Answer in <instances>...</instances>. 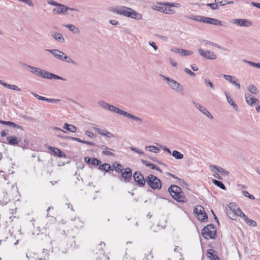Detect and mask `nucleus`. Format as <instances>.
<instances>
[{
	"label": "nucleus",
	"mask_w": 260,
	"mask_h": 260,
	"mask_svg": "<svg viewBox=\"0 0 260 260\" xmlns=\"http://www.w3.org/2000/svg\"><path fill=\"white\" fill-rule=\"evenodd\" d=\"M172 155L177 159H181L183 158V155L177 150L173 151Z\"/></svg>",
	"instance_id": "nucleus-35"
},
{
	"label": "nucleus",
	"mask_w": 260,
	"mask_h": 260,
	"mask_svg": "<svg viewBox=\"0 0 260 260\" xmlns=\"http://www.w3.org/2000/svg\"><path fill=\"white\" fill-rule=\"evenodd\" d=\"M133 177L137 185L140 187L143 186L146 182V178L145 179L144 176L139 171L135 172L133 174Z\"/></svg>",
	"instance_id": "nucleus-10"
},
{
	"label": "nucleus",
	"mask_w": 260,
	"mask_h": 260,
	"mask_svg": "<svg viewBox=\"0 0 260 260\" xmlns=\"http://www.w3.org/2000/svg\"><path fill=\"white\" fill-rule=\"evenodd\" d=\"M160 76L167 81L171 89L180 93L183 92V86L179 82L164 75H161Z\"/></svg>",
	"instance_id": "nucleus-4"
},
{
	"label": "nucleus",
	"mask_w": 260,
	"mask_h": 260,
	"mask_svg": "<svg viewBox=\"0 0 260 260\" xmlns=\"http://www.w3.org/2000/svg\"><path fill=\"white\" fill-rule=\"evenodd\" d=\"M0 84H2V85H3L4 87H5L7 88H9V89H13L14 90H17V91L21 90L17 86L15 85L9 84L7 83L3 82L1 80H0Z\"/></svg>",
	"instance_id": "nucleus-24"
},
{
	"label": "nucleus",
	"mask_w": 260,
	"mask_h": 260,
	"mask_svg": "<svg viewBox=\"0 0 260 260\" xmlns=\"http://www.w3.org/2000/svg\"><path fill=\"white\" fill-rule=\"evenodd\" d=\"M46 101L47 102L57 103L60 101V100L58 99H49L46 98Z\"/></svg>",
	"instance_id": "nucleus-51"
},
{
	"label": "nucleus",
	"mask_w": 260,
	"mask_h": 260,
	"mask_svg": "<svg viewBox=\"0 0 260 260\" xmlns=\"http://www.w3.org/2000/svg\"><path fill=\"white\" fill-rule=\"evenodd\" d=\"M40 77L47 79H55L60 80L62 81H66V79L65 78H63L60 76L50 73L49 72H47L45 70H42V73L41 74Z\"/></svg>",
	"instance_id": "nucleus-9"
},
{
	"label": "nucleus",
	"mask_w": 260,
	"mask_h": 260,
	"mask_svg": "<svg viewBox=\"0 0 260 260\" xmlns=\"http://www.w3.org/2000/svg\"><path fill=\"white\" fill-rule=\"evenodd\" d=\"M147 167H150L152 169H156V166L153 164L150 163L148 162V164H147Z\"/></svg>",
	"instance_id": "nucleus-64"
},
{
	"label": "nucleus",
	"mask_w": 260,
	"mask_h": 260,
	"mask_svg": "<svg viewBox=\"0 0 260 260\" xmlns=\"http://www.w3.org/2000/svg\"><path fill=\"white\" fill-rule=\"evenodd\" d=\"M61 56L62 59H61V60L66 61L68 63L76 64V62H75V61L73 60L70 56H67L63 52H62Z\"/></svg>",
	"instance_id": "nucleus-27"
},
{
	"label": "nucleus",
	"mask_w": 260,
	"mask_h": 260,
	"mask_svg": "<svg viewBox=\"0 0 260 260\" xmlns=\"http://www.w3.org/2000/svg\"><path fill=\"white\" fill-rule=\"evenodd\" d=\"M7 139L9 142V144L11 145H17L20 142V140L15 136L8 137Z\"/></svg>",
	"instance_id": "nucleus-22"
},
{
	"label": "nucleus",
	"mask_w": 260,
	"mask_h": 260,
	"mask_svg": "<svg viewBox=\"0 0 260 260\" xmlns=\"http://www.w3.org/2000/svg\"><path fill=\"white\" fill-rule=\"evenodd\" d=\"M242 212H243L242 211L237 207L236 211L235 212V214L237 215V217L238 216H239V215H241V214L242 213Z\"/></svg>",
	"instance_id": "nucleus-61"
},
{
	"label": "nucleus",
	"mask_w": 260,
	"mask_h": 260,
	"mask_svg": "<svg viewBox=\"0 0 260 260\" xmlns=\"http://www.w3.org/2000/svg\"><path fill=\"white\" fill-rule=\"evenodd\" d=\"M85 134L86 136H87L89 138H92L94 136L93 134L89 131H86L85 132Z\"/></svg>",
	"instance_id": "nucleus-62"
},
{
	"label": "nucleus",
	"mask_w": 260,
	"mask_h": 260,
	"mask_svg": "<svg viewBox=\"0 0 260 260\" xmlns=\"http://www.w3.org/2000/svg\"><path fill=\"white\" fill-rule=\"evenodd\" d=\"M0 123L5 125H7L9 126L13 127L17 129H20L22 131H24L23 128L20 125L17 124L11 121H3L0 120Z\"/></svg>",
	"instance_id": "nucleus-20"
},
{
	"label": "nucleus",
	"mask_w": 260,
	"mask_h": 260,
	"mask_svg": "<svg viewBox=\"0 0 260 260\" xmlns=\"http://www.w3.org/2000/svg\"><path fill=\"white\" fill-rule=\"evenodd\" d=\"M32 94L35 96L36 97V98H37L38 100H41V101H46V98L44 97V96H40L37 94H36V93H32Z\"/></svg>",
	"instance_id": "nucleus-50"
},
{
	"label": "nucleus",
	"mask_w": 260,
	"mask_h": 260,
	"mask_svg": "<svg viewBox=\"0 0 260 260\" xmlns=\"http://www.w3.org/2000/svg\"><path fill=\"white\" fill-rule=\"evenodd\" d=\"M223 78L227 81H229L230 82L232 83L233 84V82L234 81H235L237 80L236 78L235 77H233L231 75H223Z\"/></svg>",
	"instance_id": "nucleus-42"
},
{
	"label": "nucleus",
	"mask_w": 260,
	"mask_h": 260,
	"mask_svg": "<svg viewBox=\"0 0 260 260\" xmlns=\"http://www.w3.org/2000/svg\"><path fill=\"white\" fill-rule=\"evenodd\" d=\"M198 52L203 57L208 59H216L217 55L213 52L210 50L204 51L202 49H198Z\"/></svg>",
	"instance_id": "nucleus-11"
},
{
	"label": "nucleus",
	"mask_w": 260,
	"mask_h": 260,
	"mask_svg": "<svg viewBox=\"0 0 260 260\" xmlns=\"http://www.w3.org/2000/svg\"><path fill=\"white\" fill-rule=\"evenodd\" d=\"M215 2L217 3V4H219L221 6H223L227 4L226 1L225 0H215Z\"/></svg>",
	"instance_id": "nucleus-54"
},
{
	"label": "nucleus",
	"mask_w": 260,
	"mask_h": 260,
	"mask_svg": "<svg viewBox=\"0 0 260 260\" xmlns=\"http://www.w3.org/2000/svg\"><path fill=\"white\" fill-rule=\"evenodd\" d=\"M179 54H180L183 56H185L192 54L193 52L188 50L180 49V52Z\"/></svg>",
	"instance_id": "nucleus-39"
},
{
	"label": "nucleus",
	"mask_w": 260,
	"mask_h": 260,
	"mask_svg": "<svg viewBox=\"0 0 260 260\" xmlns=\"http://www.w3.org/2000/svg\"><path fill=\"white\" fill-rule=\"evenodd\" d=\"M149 44L152 46L155 50H157L158 47L154 42L149 41Z\"/></svg>",
	"instance_id": "nucleus-59"
},
{
	"label": "nucleus",
	"mask_w": 260,
	"mask_h": 260,
	"mask_svg": "<svg viewBox=\"0 0 260 260\" xmlns=\"http://www.w3.org/2000/svg\"><path fill=\"white\" fill-rule=\"evenodd\" d=\"M167 175L172 177V178L178 179L179 181L182 182V183H184V181L183 180H181V179L178 178L177 177L175 176V175H174V174H172L169 172H167Z\"/></svg>",
	"instance_id": "nucleus-56"
},
{
	"label": "nucleus",
	"mask_w": 260,
	"mask_h": 260,
	"mask_svg": "<svg viewBox=\"0 0 260 260\" xmlns=\"http://www.w3.org/2000/svg\"><path fill=\"white\" fill-rule=\"evenodd\" d=\"M245 100L246 103L250 105H252L253 104L259 103V101L254 98L251 94L247 93L245 94Z\"/></svg>",
	"instance_id": "nucleus-17"
},
{
	"label": "nucleus",
	"mask_w": 260,
	"mask_h": 260,
	"mask_svg": "<svg viewBox=\"0 0 260 260\" xmlns=\"http://www.w3.org/2000/svg\"><path fill=\"white\" fill-rule=\"evenodd\" d=\"M105 136H106L107 138H115L116 137L114 134H112L110 132H107Z\"/></svg>",
	"instance_id": "nucleus-60"
},
{
	"label": "nucleus",
	"mask_w": 260,
	"mask_h": 260,
	"mask_svg": "<svg viewBox=\"0 0 260 260\" xmlns=\"http://www.w3.org/2000/svg\"><path fill=\"white\" fill-rule=\"evenodd\" d=\"M69 8L68 7L62 4H59L56 8L53 9V12L56 14H66Z\"/></svg>",
	"instance_id": "nucleus-15"
},
{
	"label": "nucleus",
	"mask_w": 260,
	"mask_h": 260,
	"mask_svg": "<svg viewBox=\"0 0 260 260\" xmlns=\"http://www.w3.org/2000/svg\"><path fill=\"white\" fill-rule=\"evenodd\" d=\"M192 103L195 106V107L201 112L209 117L210 119H213V117L205 107H203L199 103L195 102L194 101H192Z\"/></svg>",
	"instance_id": "nucleus-14"
},
{
	"label": "nucleus",
	"mask_w": 260,
	"mask_h": 260,
	"mask_svg": "<svg viewBox=\"0 0 260 260\" xmlns=\"http://www.w3.org/2000/svg\"><path fill=\"white\" fill-rule=\"evenodd\" d=\"M248 90L252 93L256 94L258 93V90L256 88V87L253 85H250L248 87Z\"/></svg>",
	"instance_id": "nucleus-41"
},
{
	"label": "nucleus",
	"mask_w": 260,
	"mask_h": 260,
	"mask_svg": "<svg viewBox=\"0 0 260 260\" xmlns=\"http://www.w3.org/2000/svg\"><path fill=\"white\" fill-rule=\"evenodd\" d=\"M212 182L214 184H215L217 186L220 187L221 189H222L223 190L226 189L225 186L223 184V183L222 182L217 180H215V179H213Z\"/></svg>",
	"instance_id": "nucleus-34"
},
{
	"label": "nucleus",
	"mask_w": 260,
	"mask_h": 260,
	"mask_svg": "<svg viewBox=\"0 0 260 260\" xmlns=\"http://www.w3.org/2000/svg\"><path fill=\"white\" fill-rule=\"evenodd\" d=\"M57 136L58 137H60V138H63V139L73 140L76 141L77 142H80L82 143H83V142H84V140H82L78 138L72 137H70V136H62L60 135H57Z\"/></svg>",
	"instance_id": "nucleus-32"
},
{
	"label": "nucleus",
	"mask_w": 260,
	"mask_h": 260,
	"mask_svg": "<svg viewBox=\"0 0 260 260\" xmlns=\"http://www.w3.org/2000/svg\"><path fill=\"white\" fill-rule=\"evenodd\" d=\"M20 63L21 64V66L23 67V68H25L26 69H27L28 71L29 70V69L31 68V66H29V65H28L24 62H20Z\"/></svg>",
	"instance_id": "nucleus-63"
},
{
	"label": "nucleus",
	"mask_w": 260,
	"mask_h": 260,
	"mask_svg": "<svg viewBox=\"0 0 260 260\" xmlns=\"http://www.w3.org/2000/svg\"><path fill=\"white\" fill-rule=\"evenodd\" d=\"M232 21L233 24L240 26L249 27L252 25L250 21L245 19H234Z\"/></svg>",
	"instance_id": "nucleus-13"
},
{
	"label": "nucleus",
	"mask_w": 260,
	"mask_h": 260,
	"mask_svg": "<svg viewBox=\"0 0 260 260\" xmlns=\"http://www.w3.org/2000/svg\"><path fill=\"white\" fill-rule=\"evenodd\" d=\"M113 166L115 171L118 173H121L123 170L122 165L120 164L115 162Z\"/></svg>",
	"instance_id": "nucleus-37"
},
{
	"label": "nucleus",
	"mask_w": 260,
	"mask_h": 260,
	"mask_svg": "<svg viewBox=\"0 0 260 260\" xmlns=\"http://www.w3.org/2000/svg\"><path fill=\"white\" fill-rule=\"evenodd\" d=\"M49 149H50L56 156H58L60 157H66V156L64 153L59 149L53 147H49Z\"/></svg>",
	"instance_id": "nucleus-21"
},
{
	"label": "nucleus",
	"mask_w": 260,
	"mask_h": 260,
	"mask_svg": "<svg viewBox=\"0 0 260 260\" xmlns=\"http://www.w3.org/2000/svg\"><path fill=\"white\" fill-rule=\"evenodd\" d=\"M168 191L172 198L178 202L184 203L187 202L184 193L182 189L178 186L176 185H171L168 188Z\"/></svg>",
	"instance_id": "nucleus-1"
},
{
	"label": "nucleus",
	"mask_w": 260,
	"mask_h": 260,
	"mask_svg": "<svg viewBox=\"0 0 260 260\" xmlns=\"http://www.w3.org/2000/svg\"><path fill=\"white\" fill-rule=\"evenodd\" d=\"M184 71L191 76L194 77L196 76V74L188 68H185Z\"/></svg>",
	"instance_id": "nucleus-55"
},
{
	"label": "nucleus",
	"mask_w": 260,
	"mask_h": 260,
	"mask_svg": "<svg viewBox=\"0 0 260 260\" xmlns=\"http://www.w3.org/2000/svg\"><path fill=\"white\" fill-rule=\"evenodd\" d=\"M225 94L228 102L233 107L234 109H235L236 111H238V108L235 102L231 98L229 94L225 93Z\"/></svg>",
	"instance_id": "nucleus-33"
},
{
	"label": "nucleus",
	"mask_w": 260,
	"mask_h": 260,
	"mask_svg": "<svg viewBox=\"0 0 260 260\" xmlns=\"http://www.w3.org/2000/svg\"><path fill=\"white\" fill-rule=\"evenodd\" d=\"M146 182L153 189H159L161 187V182L160 179L152 174L148 176Z\"/></svg>",
	"instance_id": "nucleus-5"
},
{
	"label": "nucleus",
	"mask_w": 260,
	"mask_h": 260,
	"mask_svg": "<svg viewBox=\"0 0 260 260\" xmlns=\"http://www.w3.org/2000/svg\"><path fill=\"white\" fill-rule=\"evenodd\" d=\"M212 24L218 26H223L224 27L226 26V23H223L221 21L214 18H213Z\"/></svg>",
	"instance_id": "nucleus-38"
},
{
	"label": "nucleus",
	"mask_w": 260,
	"mask_h": 260,
	"mask_svg": "<svg viewBox=\"0 0 260 260\" xmlns=\"http://www.w3.org/2000/svg\"><path fill=\"white\" fill-rule=\"evenodd\" d=\"M62 26L69 28L70 30L74 34H77L79 32V29L73 24H64L62 25Z\"/></svg>",
	"instance_id": "nucleus-31"
},
{
	"label": "nucleus",
	"mask_w": 260,
	"mask_h": 260,
	"mask_svg": "<svg viewBox=\"0 0 260 260\" xmlns=\"http://www.w3.org/2000/svg\"><path fill=\"white\" fill-rule=\"evenodd\" d=\"M131 149L137 153H138V154H140V155H143L144 154V152L142 150H139L137 148H135V147H131Z\"/></svg>",
	"instance_id": "nucleus-53"
},
{
	"label": "nucleus",
	"mask_w": 260,
	"mask_h": 260,
	"mask_svg": "<svg viewBox=\"0 0 260 260\" xmlns=\"http://www.w3.org/2000/svg\"><path fill=\"white\" fill-rule=\"evenodd\" d=\"M153 10L161 12L163 11L164 7L154 6L152 8Z\"/></svg>",
	"instance_id": "nucleus-57"
},
{
	"label": "nucleus",
	"mask_w": 260,
	"mask_h": 260,
	"mask_svg": "<svg viewBox=\"0 0 260 260\" xmlns=\"http://www.w3.org/2000/svg\"><path fill=\"white\" fill-rule=\"evenodd\" d=\"M243 61L246 63H248L249 64H250V66H251L252 67L259 68V67H258L257 65L260 64V63H256V62H252L250 61H248L246 59L243 60Z\"/></svg>",
	"instance_id": "nucleus-47"
},
{
	"label": "nucleus",
	"mask_w": 260,
	"mask_h": 260,
	"mask_svg": "<svg viewBox=\"0 0 260 260\" xmlns=\"http://www.w3.org/2000/svg\"><path fill=\"white\" fill-rule=\"evenodd\" d=\"M210 168L215 169L218 172L220 173L222 175L224 176H228L229 174V172L228 171H226L223 168L219 166H217L215 165H211Z\"/></svg>",
	"instance_id": "nucleus-23"
},
{
	"label": "nucleus",
	"mask_w": 260,
	"mask_h": 260,
	"mask_svg": "<svg viewBox=\"0 0 260 260\" xmlns=\"http://www.w3.org/2000/svg\"><path fill=\"white\" fill-rule=\"evenodd\" d=\"M47 51L51 53L54 57L57 58L58 59L61 60L62 59V51L58 49H48Z\"/></svg>",
	"instance_id": "nucleus-19"
},
{
	"label": "nucleus",
	"mask_w": 260,
	"mask_h": 260,
	"mask_svg": "<svg viewBox=\"0 0 260 260\" xmlns=\"http://www.w3.org/2000/svg\"><path fill=\"white\" fill-rule=\"evenodd\" d=\"M132 8L124 7V6H119L116 8H114L112 9V11L118 14L119 15H123L125 17H129L131 16Z\"/></svg>",
	"instance_id": "nucleus-7"
},
{
	"label": "nucleus",
	"mask_w": 260,
	"mask_h": 260,
	"mask_svg": "<svg viewBox=\"0 0 260 260\" xmlns=\"http://www.w3.org/2000/svg\"><path fill=\"white\" fill-rule=\"evenodd\" d=\"M131 16H129V18H132L136 20H141L142 19V15L141 14H140L136 11H134L132 9H131Z\"/></svg>",
	"instance_id": "nucleus-26"
},
{
	"label": "nucleus",
	"mask_w": 260,
	"mask_h": 260,
	"mask_svg": "<svg viewBox=\"0 0 260 260\" xmlns=\"http://www.w3.org/2000/svg\"><path fill=\"white\" fill-rule=\"evenodd\" d=\"M95 131L98 132L99 134H100L102 136H105L106 133L107 132V131H106L105 130L100 129L98 127L95 128Z\"/></svg>",
	"instance_id": "nucleus-49"
},
{
	"label": "nucleus",
	"mask_w": 260,
	"mask_h": 260,
	"mask_svg": "<svg viewBox=\"0 0 260 260\" xmlns=\"http://www.w3.org/2000/svg\"><path fill=\"white\" fill-rule=\"evenodd\" d=\"M73 225L76 228H80L83 226V222L79 219H75Z\"/></svg>",
	"instance_id": "nucleus-36"
},
{
	"label": "nucleus",
	"mask_w": 260,
	"mask_h": 260,
	"mask_svg": "<svg viewBox=\"0 0 260 260\" xmlns=\"http://www.w3.org/2000/svg\"><path fill=\"white\" fill-rule=\"evenodd\" d=\"M121 176L124 179V182L127 183L132 180V171L131 168L127 167L124 169V172L121 173Z\"/></svg>",
	"instance_id": "nucleus-12"
},
{
	"label": "nucleus",
	"mask_w": 260,
	"mask_h": 260,
	"mask_svg": "<svg viewBox=\"0 0 260 260\" xmlns=\"http://www.w3.org/2000/svg\"><path fill=\"white\" fill-rule=\"evenodd\" d=\"M206 5H207V6L210 7L213 10L219 9V6L217 4V3L215 2L214 3H209V4H207Z\"/></svg>",
	"instance_id": "nucleus-45"
},
{
	"label": "nucleus",
	"mask_w": 260,
	"mask_h": 260,
	"mask_svg": "<svg viewBox=\"0 0 260 260\" xmlns=\"http://www.w3.org/2000/svg\"><path fill=\"white\" fill-rule=\"evenodd\" d=\"M102 154L108 155V156H114V154L113 152H112L110 151H108V150H104L102 152Z\"/></svg>",
	"instance_id": "nucleus-52"
},
{
	"label": "nucleus",
	"mask_w": 260,
	"mask_h": 260,
	"mask_svg": "<svg viewBox=\"0 0 260 260\" xmlns=\"http://www.w3.org/2000/svg\"><path fill=\"white\" fill-rule=\"evenodd\" d=\"M193 212L194 213L196 217L199 220L202 222H205L207 221L208 219V216L207 213L204 211V208L201 206H197L193 209Z\"/></svg>",
	"instance_id": "nucleus-6"
},
{
	"label": "nucleus",
	"mask_w": 260,
	"mask_h": 260,
	"mask_svg": "<svg viewBox=\"0 0 260 260\" xmlns=\"http://www.w3.org/2000/svg\"><path fill=\"white\" fill-rule=\"evenodd\" d=\"M48 4L51 5L57 6L59 5V3H58L57 2L54 1L53 0H49L48 1Z\"/></svg>",
	"instance_id": "nucleus-58"
},
{
	"label": "nucleus",
	"mask_w": 260,
	"mask_h": 260,
	"mask_svg": "<svg viewBox=\"0 0 260 260\" xmlns=\"http://www.w3.org/2000/svg\"><path fill=\"white\" fill-rule=\"evenodd\" d=\"M215 251L210 249L207 251V256L210 258V260H219V257L214 254Z\"/></svg>",
	"instance_id": "nucleus-25"
},
{
	"label": "nucleus",
	"mask_w": 260,
	"mask_h": 260,
	"mask_svg": "<svg viewBox=\"0 0 260 260\" xmlns=\"http://www.w3.org/2000/svg\"><path fill=\"white\" fill-rule=\"evenodd\" d=\"M107 110H108L109 111H111V112H114L117 113L118 114L122 115L125 117H128L129 119H133L137 121L141 122L143 121L142 119H141L137 116H136L132 114H130L128 112H126L122 110H120V109H119L113 105H110V104H109Z\"/></svg>",
	"instance_id": "nucleus-2"
},
{
	"label": "nucleus",
	"mask_w": 260,
	"mask_h": 260,
	"mask_svg": "<svg viewBox=\"0 0 260 260\" xmlns=\"http://www.w3.org/2000/svg\"><path fill=\"white\" fill-rule=\"evenodd\" d=\"M202 234L206 239H214L216 234V228L213 224H209L203 229Z\"/></svg>",
	"instance_id": "nucleus-3"
},
{
	"label": "nucleus",
	"mask_w": 260,
	"mask_h": 260,
	"mask_svg": "<svg viewBox=\"0 0 260 260\" xmlns=\"http://www.w3.org/2000/svg\"><path fill=\"white\" fill-rule=\"evenodd\" d=\"M98 104L102 108L107 110L108 108V106L109 104L103 101H99L98 102Z\"/></svg>",
	"instance_id": "nucleus-43"
},
{
	"label": "nucleus",
	"mask_w": 260,
	"mask_h": 260,
	"mask_svg": "<svg viewBox=\"0 0 260 260\" xmlns=\"http://www.w3.org/2000/svg\"><path fill=\"white\" fill-rule=\"evenodd\" d=\"M205 82L206 85H209L212 89H215L213 84L208 79L206 78L205 79Z\"/></svg>",
	"instance_id": "nucleus-48"
},
{
	"label": "nucleus",
	"mask_w": 260,
	"mask_h": 260,
	"mask_svg": "<svg viewBox=\"0 0 260 260\" xmlns=\"http://www.w3.org/2000/svg\"><path fill=\"white\" fill-rule=\"evenodd\" d=\"M201 19H202L203 22L212 24L213 18L204 17V18H202Z\"/></svg>",
	"instance_id": "nucleus-46"
},
{
	"label": "nucleus",
	"mask_w": 260,
	"mask_h": 260,
	"mask_svg": "<svg viewBox=\"0 0 260 260\" xmlns=\"http://www.w3.org/2000/svg\"><path fill=\"white\" fill-rule=\"evenodd\" d=\"M237 206L235 203H231L228 205L226 213L229 217L232 220H236L237 215L235 214Z\"/></svg>",
	"instance_id": "nucleus-8"
},
{
	"label": "nucleus",
	"mask_w": 260,
	"mask_h": 260,
	"mask_svg": "<svg viewBox=\"0 0 260 260\" xmlns=\"http://www.w3.org/2000/svg\"><path fill=\"white\" fill-rule=\"evenodd\" d=\"M51 35L56 41L59 43H62L64 42V38L62 36V34L57 32L51 31Z\"/></svg>",
	"instance_id": "nucleus-18"
},
{
	"label": "nucleus",
	"mask_w": 260,
	"mask_h": 260,
	"mask_svg": "<svg viewBox=\"0 0 260 260\" xmlns=\"http://www.w3.org/2000/svg\"><path fill=\"white\" fill-rule=\"evenodd\" d=\"M99 169L101 171H105L106 172H108L110 170L113 171V169H111V166L107 163H104L102 165H100L99 167Z\"/></svg>",
	"instance_id": "nucleus-29"
},
{
	"label": "nucleus",
	"mask_w": 260,
	"mask_h": 260,
	"mask_svg": "<svg viewBox=\"0 0 260 260\" xmlns=\"http://www.w3.org/2000/svg\"><path fill=\"white\" fill-rule=\"evenodd\" d=\"M245 221L249 225H252L254 227L256 226V222L254 220L249 219L248 217L246 218Z\"/></svg>",
	"instance_id": "nucleus-44"
},
{
	"label": "nucleus",
	"mask_w": 260,
	"mask_h": 260,
	"mask_svg": "<svg viewBox=\"0 0 260 260\" xmlns=\"http://www.w3.org/2000/svg\"><path fill=\"white\" fill-rule=\"evenodd\" d=\"M84 161L89 165L98 166L101 165V161L94 157H85Z\"/></svg>",
	"instance_id": "nucleus-16"
},
{
	"label": "nucleus",
	"mask_w": 260,
	"mask_h": 260,
	"mask_svg": "<svg viewBox=\"0 0 260 260\" xmlns=\"http://www.w3.org/2000/svg\"><path fill=\"white\" fill-rule=\"evenodd\" d=\"M42 70L41 69L37 67H34L31 66V68L29 69V71H30L34 74L37 75L39 77H40L41 74L42 73Z\"/></svg>",
	"instance_id": "nucleus-30"
},
{
	"label": "nucleus",
	"mask_w": 260,
	"mask_h": 260,
	"mask_svg": "<svg viewBox=\"0 0 260 260\" xmlns=\"http://www.w3.org/2000/svg\"><path fill=\"white\" fill-rule=\"evenodd\" d=\"M63 128L72 133H75L77 131V128L75 126L72 124H69L67 123H65L64 124Z\"/></svg>",
	"instance_id": "nucleus-28"
},
{
	"label": "nucleus",
	"mask_w": 260,
	"mask_h": 260,
	"mask_svg": "<svg viewBox=\"0 0 260 260\" xmlns=\"http://www.w3.org/2000/svg\"><path fill=\"white\" fill-rule=\"evenodd\" d=\"M146 149L148 150L149 151L157 153L159 152V150L156 147L154 146H148L146 147Z\"/></svg>",
	"instance_id": "nucleus-40"
}]
</instances>
